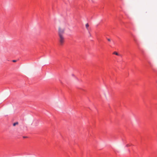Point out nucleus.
I'll return each mask as SVG.
<instances>
[{
    "label": "nucleus",
    "mask_w": 157,
    "mask_h": 157,
    "mask_svg": "<svg viewBox=\"0 0 157 157\" xmlns=\"http://www.w3.org/2000/svg\"><path fill=\"white\" fill-rule=\"evenodd\" d=\"M130 146V144H127L126 145V146L128 147V146Z\"/></svg>",
    "instance_id": "5"
},
{
    "label": "nucleus",
    "mask_w": 157,
    "mask_h": 157,
    "mask_svg": "<svg viewBox=\"0 0 157 157\" xmlns=\"http://www.w3.org/2000/svg\"><path fill=\"white\" fill-rule=\"evenodd\" d=\"M113 54H115L116 55H117V56H119V55L118 54V53H117V52H114L113 53Z\"/></svg>",
    "instance_id": "2"
},
{
    "label": "nucleus",
    "mask_w": 157,
    "mask_h": 157,
    "mask_svg": "<svg viewBox=\"0 0 157 157\" xmlns=\"http://www.w3.org/2000/svg\"><path fill=\"white\" fill-rule=\"evenodd\" d=\"M107 40L109 41H110V39H108Z\"/></svg>",
    "instance_id": "6"
},
{
    "label": "nucleus",
    "mask_w": 157,
    "mask_h": 157,
    "mask_svg": "<svg viewBox=\"0 0 157 157\" xmlns=\"http://www.w3.org/2000/svg\"><path fill=\"white\" fill-rule=\"evenodd\" d=\"M13 62H16V60H13Z\"/></svg>",
    "instance_id": "7"
},
{
    "label": "nucleus",
    "mask_w": 157,
    "mask_h": 157,
    "mask_svg": "<svg viewBox=\"0 0 157 157\" xmlns=\"http://www.w3.org/2000/svg\"><path fill=\"white\" fill-rule=\"evenodd\" d=\"M64 32V29L59 28L58 34L59 36V42L60 45H63L64 42V38L63 35Z\"/></svg>",
    "instance_id": "1"
},
{
    "label": "nucleus",
    "mask_w": 157,
    "mask_h": 157,
    "mask_svg": "<svg viewBox=\"0 0 157 157\" xmlns=\"http://www.w3.org/2000/svg\"><path fill=\"white\" fill-rule=\"evenodd\" d=\"M89 26V25L88 24V23H87L86 25V28L88 29V28Z\"/></svg>",
    "instance_id": "3"
},
{
    "label": "nucleus",
    "mask_w": 157,
    "mask_h": 157,
    "mask_svg": "<svg viewBox=\"0 0 157 157\" xmlns=\"http://www.w3.org/2000/svg\"><path fill=\"white\" fill-rule=\"evenodd\" d=\"M134 40H135V41H136V40H135V38H134Z\"/></svg>",
    "instance_id": "8"
},
{
    "label": "nucleus",
    "mask_w": 157,
    "mask_h": 157,
    "mask_svg": "<svg viewBox=\"0 0 157 157\" xmlns=\"http://www.w3.org/2000/svg\"><path fill=\"white\" fill-rule=\"evenodd\" d=\"M18 124V122H16L14 123L13 124V126H15L16 125H17V124Z\"/></svg>",
    "instance_id": "4"
},
{
    "label": "nucleus",
    "mask_w": 157,
    "mask_h": 157,
    "mask_svg": "<svg viewBox=\"0 0 157 157\" xmlns=\"http://www.w3.org/2000/svg\"><path fill=\"white\" fill-rule=\"evenodd\" d=\"M72 75L73 76H74V75L73 74H72Z\"/></svg>",
    "instance_id": "9"
}]
</instances>
